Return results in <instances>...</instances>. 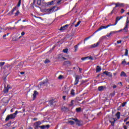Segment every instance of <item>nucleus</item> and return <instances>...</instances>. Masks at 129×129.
Masks as SVG:
<instances>
[{
    "label": "nucleus",
    "instance_id": "nucleus-1",
    "mask_svg": "<svg viewBox=\"0 0 129 129\" xmlns=\"http://www.w3.org/2000/svg\"><path fill=\"white\" fill-rule=\"evenodd\" d=\"M22 112H23V111H20L19 112L18 110H16L14 113L8 114L5 119V121H9L10 119H14V118H16L17 114H18V113H22Z\"/></svg>",
    "mask_w": 129,
    "mask_h": 129
},
{
    "label": "nucleus",
    "instance_id": "nucleus-2",
    "mask_svg": "<svg viewBox=\"0 0 129 129\" xmlns=\"http://www.w3.org/2000/svg\"><path fill=\"white\" fill-rule=\"evenodd\" d=\"M128 26H129V17H127L126 23L124 27L118 30V32H121L122 31H124V33H127L128 32Z\"/></svg>",
    "mask_w": 129,
    "mask_h": 129
},
{
    "label": "nucleus",
    "instance_id": "nucleus-3",
    "mask_svg": "<svg viewBox=\"0 0 129 129\" xmlns=\"http://www.w3.org/2000/svg\"><path fill=\"white\" fill-rule=\"evenodd\" d=\"M114 25H112L111 24H109L107 26H102L100 27L97 30H96L94 32V34H96V33H97V32H99V31H101V30H103V29H107V28H108L109 27H111Z\"/></svg>",
    "mask_w": 129,
    "mask_h": 129
},
{
    "label": "nucleus",
    "instance_id": "nucleus-4",
    "mask_svg": "<svg viewBox=\"0 0 129 129\" xmlns=\"http://www.w3.org/2000/svg\"><path fill=\"white\" fill-rule=\"evenodd\" d=\"M108 120L109 122H110L112 126H114V123H115V120H116V119L112 117V116H108Z\"/></svg>",
    "mask_w": 129,
    "mask_h": 129
},
{
    "label": "nucleus",
    "instance_id": "nucleus-5",
    "mask_svg": "<svg viewBox=\"0 0 129 129\" xmlns=\"http://www.w3.org/2000/svg\"><path fill=\"white\" fill-rule=\"evenodd\" d=\"M113 5H114L116 8H123L124 7V4L123 3H114Z\"/></svg>",
    "mask_w": 129,
    "mask_h": 129
},
{
    "label": "nucleus",
    "instance_id": "nucleus-6",
    "mask_svg": "<svg viewBox=\"0 0 129 129\" xmlns=\"http://www.w3.org/2000/svg\"><path fill=\"white\" fill-rule=\"evenodd\" d=\"M34 124L35 125V129H38L39 127L41 128V124H42V122L41 121H36L34 123Z\"/></svg>",
    "mask_w": 129,
    "mask_h": 129
},
{
    "label": "nucleus",
    "instance_id": "nucleus-7",
    "mask_svg": "<svg viewBox=\"0 0 129 129\" xmlns=\"http://www.w3.org/2000/svg\"><path fill=\"white\" fill-rule=\"evenodd\" d=\"M80 79V76L76 75L75 77V81L74 82V85H77L78 82H79V80Z\"/></svg>",
    "mask_w": 129,
    "mask_h": 129
},
{
    "label": "nucleus",
    "instance_id": "nucleus-8",
    "mask_svg": "<svg viewBox=\"0 0 129 129\" xmlns=\"http://www.w3.org/2000/svg\"><path fill=\"white\" fill-rule=\"evenodd\" d=\"M99 45H100V41H98L96 43L91 45L90 48L92 49L93 48H97V46H99Z\"/></svg>",
    "mask_w": 129,
    "mask_h": 129
},
{
    "label": "nucleus",
    "instance_id": "nucleus-9",
    "mask_svg": "<svg viewBox=\"0 0 129 129\" xmlns=\"http://www.w3.org/2000/svg\"><path fill=\"white\" fill-rule=\"evenodd\" d=\"M47 11H49V12H57V11H58V7L54 6L51 9H47Z\"/></svg>",
    "mask_w": 129,
    "mask_h": 129
},
{
    "label": "nucleus",
    "instance_id": "nucleus-10",
    "mask_svg": "<svg viewBox=\"0 0 129 129\" xmlns=\"http://www.w3.org/2000/svg\"><path fill=\"white\" fill-rule=\"evenodd\" d=\"M118 12V9H116V7H115L113 8V10L110 13H109V16H111L112 14H116Z\"/></svg>",
    "mask_w": 129,
    "mask_h": 129
},
{
    "label": "nucleus",
    "instance_id": "nucleus-11",
    "mask_svg": "<svg viewBox=\"0 0 129 129\" xmlns=\"http://www.w3.org/2000/svg\"><path fill=\"white\" fill-rule=\"evenodd\" d=\"M103 74H105L106 76H108L109 77H112V74L106 71L103 72Z\"/></svg>",
    "mask_w": 129,
    "mask_h": 129
},
{
    "label": "nucleus",
    "instance_id": "nucleus-12",
    "mask_svg": "<svg viewBox=\"0 0 129 129\" xmlns=\"http://www.w3.org/2000/svg\"><path fill=\"white\" fill-rule=\"evenodd\" d=\"M47 83H48V80L46 79L44 80L43 82H40V86H46Z\"/></svg>",
    "mask_w": 129,
    "mask_h": 129
},
{
    "label": "nucleus",
    "instance_id": "nucleus-13",
    "mask_svg": "<svg viewBox=\"0 0 129 129\" xmlns=\"http://www.w3.org/2000/svg\"><path fill=\"white\" fill-rule=\"evenodd\" d=\"M15 11H17V6L13 8L12 10L8 13V15L9 16H13V15H14V12H15Z\"/></svg>",
    "mask_w": 129,
    "mask_h": 129
},
{
    "label": "nucleus",
    "instance_id": "nucleus-14",
    "mask_svg": "<svg viewBox=\"0 0 129 129\" xmlns=\"http://www.w3.org/2000/svg\"><path fill=\"white\" fill-rule=\"evenodd\" d=\"M36 2H37V4L38 5V6L42 5V0H33V5H36Z\"/></svg>",
    "mask_w": 129,
    "mask_h": 129
},
{
    "label": "nucleus",
    "instance_id": "nucleus-15",
    "mask_svg": "<svg viewBox=\"0 0 129 129\" xmlns=\"http://www.w3.org/2000/svg\"><path fill=\"white\" fill-rule=\"evenodd\" d=\"M62 111H64V112H68L70 111V110L68 108V107L63 106L61 107Z\"/></svg>",
    "mask_w": 129,
    "mask_h": 129
},
{
    "label": "nucleus",
    "instance_id": "nucleus-16",
    "mask_svg": "<svg viewBox=\"0 0 129 129\" xmlns=\"http://www.w3.org/2000/svg\"><path fill=\"white\" fill-rule=\"evenodd\" d=\"M68 27H69V24H66V25L60 27L59 31H64L66 30V29H68Z\"/></svg>",
    "mask_w": 129,
    "mask_h": 129
},
{
    "label": "nucleus",
    "instance_id": "nucleus-17",
    "mask_svg": "<svg viewBox=\"0 0 129 129\" xmlns=\"http://www.w3.org/2000/svg\"><path fill=\"white\" fill-rule=\"evenodd\" d=\"M117 32H119L118 31H111L109 34H107L106 35V37H108V38H109V37H110V36H112V35H113L114 34H115V33H117Z\"/></svg>",
    "mask_w": 129,
    "mask_h": 129
},
{
    "label": "nucleus",
    "instance_id": "nucleus-18",
    "mask_svg": "<svg viewBox=\"0 0 129 129\" xmlns=\"http://www.w3.org/2000/svg\"><path fill=\"white\" fill-rule=\"evenodd\" d=\"M106 88V87H105V86H100L98 87V90L99 91H103V90H104V89Z\"/></svg>",
    "mask_w": 129,
    "mask_h": 129
},
{
    "label": "nucleus",
    "instance_id": "nucleus-19",
    "mask_svg": "<svg viewBox=\"0 0 129 129\" xmlns=\"http://www.w3.org/2000/svg\"><path fill=\"white\" fill-rule=\"evenodd\" d=\"M40 128L41 129H48L50 128V125L47 124V125H43L40 126Z\"/></svg>",
    "mask_w": 129,
    "mask_h": 129
},
{
    "label": "nucleus",
    "instance_id": "nucleus-20",
    "mask_svg": "<svg viewBox=\"0 0 129 129\" xmlns=\"http://www.w3.org/2000/svg\"><path fill=\"white\" fill-rule=\"evenodd\" d=\"M95 34V33H94V32L92 35L85 38V39L84 40V44H85V41H87V40H89V39H90V38H91V37H93V36H94Z\"/></svg>",
    "mask_w": 129,
    "mask_h": 129
},
{
    "label": "nucleus",
    "instance_id": "nucleus-21",
    "mask_svg": "<svg viewBox=\"0 0 129 129\" xmlns=\"http://www.w3.org/2000/svg\"><path fill=\"white\" fill-rule=\"evenodd\" d=\"M39 94V93L37 91H34V93L33 94V100L37 97V95Z\"/></svg>",
    "mask_w": 129,
    "mask_h": 129
},
{
    "label": "nucleus",
    "instance_id": "nucleus-22",
    "mask_svg": "<svg viewBox=\"0 0 129 129\" xmlns=\"http://www.w3.org/2000/svg\"><path fill=\"white\" fill-rule=\"evenodd\" d=\"M75 122L76 123V125L78 126H81L82 125V124H81V122L80 121V120H78V119H77V120H76Z\"/></svg>",
    "mask_w": 129,
    "mask_h": 129
},
{
    "label": "nucleus",
    "instance_id": "nucleus-23",
    "mask_svg": "<svg viewBox=\"0 0 129 129\" xmlns=\"http://www.w3.org/2000/svg\"><path fill=\"white\" fill-rule=\"evenodd\" d=\"M3 101L4 103H9L10 99H9L8 98H3Z\"/></svg>",
    "mask_w": 129,
    "mask_h": 129
},
{
    "label": "nucleus",
    "instance_id": "nucleus-24",
    "mask_svg": "<svg viewBox=\"0 0 129 129\" xmlns=\"http://www.w3.org/2000/svg\"><path fill=\"white\" fill-rule=\"evenodd\" d=\"M100 71H101V67L97 66L96 72L97 73L98 72H100Z\"/></svg>",
    "mask_w": 129,
    "mask_h": 129
},
{
    "label": "nucleus",
    "instance_id": "nucleus-25",
    "mask_svg": "<svg viewBox=\"0 0 129 129\" xmlns=\"http://www.w3.org/2000/svg\"><path fill=\"white\" fill-rule=\"evenodd\" d=\"M4 93H8L9 92V88H7V87H4V89L3 90Z\"/></svg>",
    "mask_w": 129,
    "mask_h": 129
},
{
    "label": "nucleus",
    "instance_id": "nucleus-26",
    "mask_svg": "<svg viewBox=\"0 0 129 129\" xmlns=\"http://www.w3.org/2000/svg\"><path fill=\"white\" fill-rule=\"evenodd\" d=\"M120 76L121 77L123 76V77H126V74H125L124 72H121L120 73Z\"/></svg>",
    "mask_w": 129,
    "mask_h": 129
},
{
    "label": "nucleus",
    "instance_id": "nucleus-27",
    "mask_svg": "<svg viewBox=\"0 0 129 129\" xmlns=\"http://www.w3.org/2000/svg\"><path fill=\"white\" fill-rule=\"evenodd\" d=\"M115 116L118 118V119H119L120 118V112H118L116 113Z\"/></svg>",
    "mask_w": 129,
    "mask_h": 129
},
{
    "label": "nucleus",
    "instance_id": "nucleus-28",
    "mask_svg": "<svg viewBox=\"0 0 129 129\" xmlns=\"http://www.w3.org/2000/svg\"><path fill=\"white\" fill-rule=\"evenodd\" d=\"M67 123H70V124L71 125H73V124H74V123H75V122H74V121L73 120H69L68 122H67Z\"/></svg>",
    "mask_w": 129,
    "mask_h": 129
},
{
    "label": "nucleus",
    "instance_id": "nucleus-29",
    "mask_svg": "<svg viewBox=\"0 0 129 129\" xmlns=\"http://www.w3.org/2000/svg\"><path fill=\"white\" fill-rule=\"evenodd\" d=\"M119 20H120V18H119V17H116L115 24H112V25H114L113 26H115L116 25V24H117V23H118V21H119Z\"/></svg>",
    "mask_w": 129,
    "mask_h": 129
},
{
    "label": "nucleus",
    "instance_id": "nucleus-30",
    "mask_svg": "<svg viewBox=\"0 0 129 129\" xmlns=\"http://www.w3.org/2000/svg\"><path fill=\"white\" fill-rule=\"evenodd\" d=\"M80 44H78L74 46L75 48V52H77V50H78V46H79Z\"/></svg>",
    "mask_w": 129,
    "mask_h": 129
},
{
    "label": "nucleus",
    "instance_id": "nucleus-31",
    "mask_svg": "<svg viewBox=\"0 0 129 129\" xmlns=\"http://www.w3.org/2000/svg\"><path fill=\"white\" fill-rule=\"evenodd\" d=\"M12 41H13L14 42H16L17 41H19L18 37H17V36H14L12 38Z\"/></svg>",
    "mask_w": 129,
    "mask_h": 129
},
{
    "label": "nucleus",
    "instance_id": "nucleus-32",
    "mask_svg": "<svg viewBox=\"0 0 129 129\" xmlns=\"http://www.w3.org/2000/svg\"><path fill=\"white\" fill-rule=\"evenodd\" d=\"M121 64H122V65H124V66L125 65H127V63H126L125 59H124L123 60L121 61Z\"/></svg>",
    "mask_w": 129,
    "mask_h": 129
},
{
    "label": "nucleus",
    "instance_id": "nucleus-33",
    "mask_svg": "<svg viewBox=\"0 0 129 129\" xmlns=\"http://www.w3.org/2000/svg\"><path fill=\"white\" fill-rule=\"evenodd\" d=\"M71 94L73 96L75 95V90L74 89L71 90Z\"/></svg>",
    "mask_w": 129,
    "mask_h": 129
},
{
    "label": "nucleus",
    "instance_id": "nucleus-34",
    "mask_svg": "<svg viewBox=\"0 0 129 129\" xmlns=\"http://www.w3.org/2000/svg\"><path fill=\"white\" fill-rule=\"evenodd\" d=\"M55 102V101L54 100H51L49 101V104L50 105H53L54 103Z\"/></svg>",
    "mask_w": 129,
    "mask_h": 129
},
{
    "label": "nucleus",
    "instance_id": "nucleus-35",
    "mask_svg": "<svg viewBox=\"0 0 129 129\" xmlns=\"http://www.w3.org/2000/svg\"><path fill=\"white\" fill-rule=\"evenodd\" d=\"M115 95V91H114L113 93H111L109 94V96H111V97H113Z\"/></svg>",
    "mask_w": 129,
    "mask_h": 129
},
{
    "label": "nucleus",
    "instance_id": "nucleus-36",
    "mask_svg": "<svg viewBox=\"0 0 129 129\" xmlns=\"http://www.w3.org/2000/svg\"><path fill=\"white\" fill-rule=\"evenodd\" d=\"M76 111L77 112H80L81 111V107H78L76 109Z\"/></svg>",
    "mask_w": 129,
    "mask_h": 129
},
{
    "label": "nucleus",
    "instance_id": "nucleus-37",
    "mask_svg": "<svg viewBox=\"0 0 129 129\" xmlns=\"http://www.w3.org/2000/svg\"><path fill=\"white\" fill-rule=\"evenodd\" d=\"M81 23V21L79 20L78 22H77V24L75 25V28H77L79 25H80V23Z\"/></svg>",
    "mask_w": 129,
    "mask_h": 129
},
{
    "label": "nucleus",
    "instance_id": "nucleus-38",
    "mask_svg": "<svg viewBox=\"0 0 129 129\" xmlns=\"http://www.w3.org/2000/svg\"><path fill=\"white\" fill-rule=\"evenodd\" d=\"M50 62H51V61H50L48 58L46 59L44 61L45 64H48V63H50Z\"/></svg>",
    "mask_w": 129,
    "mask_h": 129
},
{
    "label": "nucleus",
    "instance_id": "nucleus-39",
    "mask_svg": "<svg viewBox=\"0 0 129 129\" xmlns=\"http://www.w3.org/2000/svg\"><path fill=\"white\" fill-rule=\"evenodd\" d=\"M21 4H22V0H19L18 3L17 4V7H18V8L21 6Z\"/></svg>",
    "mask_w": 129,
    "mask_h": 129
},
{
    "label": "nucleus",
    "instance_id": "nucleus-40",
    "mask_svg": "<svg viewBox=\"0 0 129 129\" xmlns=\"http://www.w3.org/2000/svg\"><path fill=\"white\" fill-rule=\"evenodd\" d=\"M62 52H63V53H68V48L63 49Z\"/></svg>",
    "mask_w": 129,
    "mask_h": 129
},
{
    "label": "nucleus",
    "instance_id": "nucleus-41",
    "mask_svg": "<svg viewBox=\"0 0 129 129\" xmlns=\"http://www.w3.org/2000/svg\"><path fill=\"white\" fill-rule=\"evenodd\" d=\"M128 50L125 49L124 55L128 56Z\"/></svg>",
    "mask_w": 129,
    "mask_h": 129
},
{
    "label": "nucleus",
    "instance_id": "nucleus-42",
    "mask_svg": "<svg viewBox=\"0 0 129 129\" xmlns=\"http://www.w3.org/2000/svg\"><path fill=\"white\" fill-rule=\"evenodd\" d=\"M23 65L24 62L22 61L18 64V66H21V67H23Z\"/></svg>",
    "mask_w": 129,
    "mask_h": 129
},
{
    "label": "nucleus",
    "instance_id": "nucleus-43",
    "mask_svg": "<svg viewBox=\"0 0 129 129\" xmlns=\"http://www.w3.org/2000/svg\"><path fill=\"white\" fill-rule=\"evenodd\" d=\"M87 59H88V57L86 56L85 57H82L81 58L82 61H85V60H86Z\"/></svg>",
    "mask_w": 129,
    "mask_h": 129
},
{
    "label": "nucleus",
    "instance_id": "nucleus-44",
    "mask_svg": "<svg viewBox=\"0 0 129 129\" xmlns=\"http://www.w3.org/2000/svg\"><path fill=\"white\" fill-rule=\"evenodd\" d=\"M73 102H74V100H72L71 102V104H70V106H73V105H74V103H73Z\"/></svg>",
    "mask_w": 129,
    "mask_h": 129
},
{
    "label": "nucleus",
    "instance_id": "nucleus-45",
    "mask_svg": "<svg viewBox=\"0 0 129 129\" xmlns=\"http://www.w3.org/2000/svg\"><path fill=\"white\" fill-rule=\"evenodd\" d=\"M6 62H0V67H3L5 65Z\"/></svg>",
    "mask_w": 129,
    "mask_h": 129
},
{
    "label": "nucleus",
    "instance_id": "nucleus-46",
    "mask_svg": "<svg viewBox=\"0 0 129 129\" xmlns=\"http://www.w3.org/2000/svg\"><path fill=\"white\" fill-rule=\"evenodd\" d=\"M88 57V60H93V57H92L91 55H90V56H87Z\"/></svg>",
    "mask_w": 129,
    "mask_h": 129
},
{
    "label": "nucleus",
    "instance_id": "nucleus-47",
    "mask_svg": "<svg viewBox=\"0 0 129 129\" xmlns=\"http://www.w3.org/2000/svg\"><path fill=\"white\" fill-rule=\"evenodd\" d=\"M53 4H54V1H51V2L48 3V6H51L52 5H53Z\"/></svg>",
    "mask_w": 129,
    "mask_h": 129
},
{
    "label": "nucleus",
    "instance_id": "nucleus-48",
    "mask_svg": "<svg viewBox=\"0 0 129 129\" xmlns=\"http://www.w3.org/2000/svg\"><path fill=\"white\" fill-rule=\"evenodd\" d=\"M126 104V102H124L122 104V107H124L125 106V105Z\"/></svg>",
    "mask_w": 129,
    "mask_h": 129
},
{
    "label": "nucleus",
    "instance_id": "nucleus-49",
    "mask_svg": "<svg viewBox=\"0 0 129 129\" xmlns=\"http://www.w3.org/2000/svg\"><path fill=\"white\" fill-rule=\"evenodd\" d=\"M124 12H125L124 9H121V11H120L121 14H123V13H124Z\"/></svg>",
    "mask_w": 129,
    "mask_h": 129
},
{
    "label": "nucleus",
    "instance_id": "nucleus-50",
    "mask_svg": "<svg viewBox=\"0 0 129 129\" xmlns=\"http://www.w3.org/2000/svg\"><path fill=\"white\" fill-rule=\"evenodd\" d=\"M20 11H17V12L15 13V16H19V14H20Z\"/></svg>",
    "mask_w": 129,
    "mask_h": 129
},
{
    "label": "nucleus",
    "instance_id": "nucleus-51",
    "mask_svg": "<svg viewBox=\"0 0 129 129\" xmlns=\"http://www.w3.org/2000/svg\"><path fill=\"white\" fill-rule=\"evenodd\" d=\"M70 119H72V120H75V122L76 121V120H77V118H70Z\"/></svg>",
    "mask_w": 129,
    "mask_h": 129
},
{
    "label": "nucleus",
    "instance_id": "nucleus-52",
    "mask_svg": "<svg viewBox=\"0 0 129 129\" xmlns=\"http://www.w3.org/2000/svg\"><path fill=\"white\" fill-rule=\"evenodd\" d=\"M129 117H126L124 119V122H125V121H127Z\"/></svg>",
    "mask_w": 129,
    "mask_h": 129
},
{
    "label": "nucleus",
    "instance_id": "nucleus-53",
    "mask_svg": "<svg viewBox=\"0 0 129 129\" xmlns=\"http://www.w3.org/2000/svg\"><path fill=\"white\" fill-rule=\"evenodd\" d=\"M59 79H62V78H63V76L62 75H60L59 76L58 78Z\"/></svg>",
    "mask_w": 129,
    "mask_h": 129
},
{
    "label": "nucleus",
    "instance_id": "nucleus-54",
    "mask_svg": "<svg viewBox=\"0 0 129 129\" xmlns=\"http://www.w3.org/2000/svg\"><path fill=\"white\" fill-rule=\"evenodd\" d=\"M121 40H118L117 41V44H121Z\"/></svg>",
    "mask_w": 129,
    "mask_h": 129
},
{
    "label": "nucleus",
    "instance_id": "nucleus-55",
    "mask_svg": "<svg viewBox=\"0 0 129 129\" xmlns=\"http://www.w3.org/2000/svg\"><path fill=\"white\" fill-rule=\"evenodd\" d=\"M123 129H127V126L126 125H123Z\"/></svg>",
    "mask_w": 129,
    "mask_h": 129
},
{
    "label": "nucleus",
    "instance_id": "nucleus-56",
    "mask_svg": "<svg viewBox=\"0 0 129 129\" xmlns=\"http://www.w3.org/2000/svg\"><path fill=\"white\" fill-rule=\"evenodd\" d=\"M79 71H80V73H82V69H81V68H80L79 67Z\"/></svg>",
    "mask_w": 129,
    "mask_h": 129
},
{
    "label": "nucleus",
    "instance_id": "nucleus-57",
    "mask_svg": "<svg viewBox=\"0 0 129 129\" xmlns=\"http://www.w3.org/2000/svg\"><path fill=\"white\" fill-rule=\"evenodd\" d=\"M7 87V88H8V89H10V88H11V85H8L7 87Z\"/></svg>",
    "mask_w": 129,
    "mask_h": 129
},
{
    "label": "nucleus",
    "instance_id": "nucleus-58",
    "mask_svg": "<svg viewBox=\"0 0 129 129\" xmlns=\"http://www.w3.org/2000/svg\"><path fill=\"white\" fill-rule=\"evenodd\" d=\"M21 36H25V32L23 31V32L21 33Z\"/></svg>",
    "mask_w": 129,
    "mask_h": 129
},
{
    "label": "nucleus",
    "instance_id": "nucleus-59",
    "mask_svg": "<svg viewBox=\"0 0 129 129\" xmlns=\"http://www.w3.org/2000/svg\"><path fill=\"white\" fill-rule=\"evenodd\" d=\"M62 99H63V100H65L66 99V96H63Z\"/></svg>",
    "mask_w": 129,
    "mask_h": 129
},
{
    "label": "nucleus",
    "instance_id": "nucleus-60",
    "mask_svg": "<svg viewBox=\"0 0 129 129\" xmlns=\"http://www.w3.org/2000/svg\"><path fill=\"white\" fill-rule=\"evenodd\" d=\"M25 28H27V26H21L22 29H25Z\"/></svg>",
    "mask_w": 129,
    "mask_h": 129
},
{
    "label": "nucleus",
    "instance_id": "nucleus-61",
    "mask_svg": "<svg viewBox=\"0 0 129 129\" xmlns=\"http://www.w3.org/2000/svg\"><path fill=\"white\" fill-rule=\"evenodd\" d=\"M23 112H25L26 111V109H25V107H23V109H22Z\"/></svg>",
    "mask_w": 129,
    "mask_h": 129
},
{
    "label": "nucleus",
    "instance_id": "nucleus-62",
    "mask_svg": "<svg viewBox=\"0 0 129 129\" xmlns=\"http://www.w3.org/2000/svg\"><path fill=\"white\" fill-rule=\"evenodd\" d=\"M112 87L113 89H115V88H116V85H114Z\"/></svg>",
    "mask_w": 129,
    "mask_h": 129
},
{
    "label": "nucleus",
    "instance_id": "nucleus-63",
    "mask_svg": "<svg viewBox=\"0 0 129 129\" xmlns=\"http://www.w3.org/2000/svg\"><path fill=\"white\" fill-rule=\"evenodd\" d=\"M20 74H21V75H24V74H25V72H20Z\"/></svg>",
    "mask_w": 129,
    "mask_h": 129
},
{
    "label": "nucleus",
    "instance_id": "nucleus-64",
    "mask_svg": "<svg viewBox=\"0 0 129 129\" xmlns=\"http://www.w3.org/2000/svg\"><path fill=\"white\" fill-rule=\"evenodd\" d=\"M11 112H14V108H12L10 110Z\"/></svg>",
    "mask_w": 129,
    "mask_h": 129
}]
</instances>
